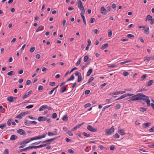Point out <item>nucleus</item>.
<instances>
[{"label":"nucleus","mask_w":154,"mask_h":154,"mask_svg":"<svg viewBox=\"0 0 154 154\" xmlns=\"http://www.w3.org/2000/svg\"><path fill=\"white\" fill-rule=\"evenodd\" d=\"M82 80V76L81 74L78 76V80L77 82H80Z\"/></svg>","instance_id":"c756f323"},{"label":"nucleus","mask_w":154,"mask_h":154,"mask_svg":"<svg viewBox=\"0 0 154 154\" xmlns=\"http://www.w3.org/2000/svg\"><path fill=\"white\" fill-rule=\"evenodd\" d=\"M56 134H55L54 133H53L52 132H49L48 133V135L49 136H53V135H56Z\"/></svg>","instance_id":"e433bc0d"},{"label":"nucleus","mask_w":154,"mask_h":154,"mask_svg":"<svg viewBox=\"0 0 154 154\" xmlns=\"http://www.w3.org/2000/svg\"><path fill=\"white\" fill-rule=\"evenodd\" d=\"M29 122L30 123V124H33L35 125L37 123V122L35 121H29Z\"/></svg>","instance_id":"49530a36"},{"label":"nucleus","mask_w":154,"mask_h":154,"mask_svg":"<svg viewBox=\"0 0 154 154\" xmlns=\"http://www.w3.org/2000/svg\"><path fill=\"white\" fill-rule=\"evenodd\" d=\"M68 151L69 152L72 154H73L74 153V151L71 149H69Z\"/></svg>","instance_id":"864d4df0"},{"label":"nucleus","mask_w":154,"mask_h":154,"mask_svg":"<svg viewBox=\"0 0 154 154\" xmlns=\"http://www.w3.org/2000/svg\"><path fill=\"white\" fill-rule=\"evenodd\" d=\"M87 128L89 131L93 132H96L97 131V128H94L92 126L90 125H88Z\"/></svg>","instance_id":"7ed1b4c3"},{"label":"nucleus","mask_w":154,"mask_h":154,"mask_svg":"<svg viewBox=\"0 0 154 154\" xmlns=\"http://www.w3.org/2000/svg\"><path fill=\"white\" fill-rule=\"evenodd\" d=\"M37 140V139H36V137H33L30 139L29 138V141L30 142L32 140Z\"/></svg>","instance_id":"338daca9"},{"label":"nucleus","mask_w":154,"mask_h":154,"mask_svg":"<svg viewBox=\"0 0 154 154\" xmlns=\"http://www.w3.org/2000/svg\"><path fill=\"white\" fill-rule=\"evenodd\" d=\"M144 33L148 35L149 33V27H147L146 28L144 31Z\"/></svg>","instance_id":"4be33fe9"},{"label":"nucleus","mask_w":154,"mask_h":154,"mask_svg":"<svg viewBox=\"0 0 154 154\" xmlns=\"http://www.w3.org/2000/svg\"><path fill=\"white\" fill-rule=\"evenodd\" d=\"M101 13L103 15H105L107 13V10L104 7H102L100 8Z\"/></svg>","instance_id":"423d86ee"},{"label":"nucleus","mask_w":154,"mask_h":154,"mask_svg":"<svg viewBox=\"0 0 154 154\" xmlns=\"http://www.w3.org/2000/svg\"><path fill=\"white\" fill-rule=\"evenodd\" d=\"M81 58H80L78 60V61H77V62L76 63V66H78V65H79L80 64V63L81 62Z\"/></svg>","instance_id":"a19ab883"},{"label":"nucleus","mask_w":154,"mask_h":154,"mask_svg":"<svg viewBox=\"0 0 154 154\" xmlns=\"http://www.w3.org/2000/svg\"><path fill=\"white\" fill-rule=\"evenodd\" d=\"M154 81L153 80H150L148 83L147 85H146V87L150 86L153 83Z\"/></svg>","instance_id":"dca6fc26"},{"label":"nucleus","mask_w":154,"mask_h":154,"mask_svg":"<svg viewBox=\"0 0 154 154\" xmlns=\"http://www.w3.org/2000/svg\"><path fill=\"white\" fill-rule=\"evenodd\" d=\"M7 99L8 101L9 102L11 103L14 102L12 96L8 97L7 98Z\"/></svg>","instance_id":"412c9836"},{"label":"nucleus","mask_w":154,"mask_h":154,"mask_svg":"<svg viewBox=\"0 0 154 154\" xmlns=\"http://www.w3.org/2000/svg\"><path fill=\"white\" fill-rule=\"evenodd\" d=\"M18 138V137L15 135H12L11 136L10 140H14Z\"/></svg>","instance_id":"4468645a"},{"label":"nucleus","mask_w":154,"mask_h":154,"mask_svg":"<svg viewBox=\"0 0 154 154\" xmlns=\"http://www.w3.org/2000/svg\"><path fill=\"white\" fill-rule=\"evenodd\" d=\"M33 106H34L33 105H29L28 106H26V107H25V108L26 109H30V108H32V107H33Z\"/></svg>","instance_id":"3c124183"},{"label":"nucleus","mask_w":154,"mask_h":154,"mask_svg":"<svg viewBox=\"0 0 154 154\" xmlns=\"http://www.w3.org/2000/svg\"><path fill=\"white\" fill-rule=\"evenodd\" d=\"M31 81L30 80H27L26 83V85H29L30 83H31Z\"/></svg>","instance_id":"0e129e2a"},{"label":"nucleus","mask_w":154,"mask_h":154,"mask_svg":"<svg viewBox=\"0 0 154 154\" xmlns=\"http://www.w3.org/2000/svg\"><path fill=\"white\" fill-rule=\"evenodd\" d=\"M35 50V47H32L30 49V52L31 53H32Z\"/></svg>","instance_id":"09e8293b"},{"label":"nucleus","mask_w":154,"mask_h":154,"mask_svg":"<svg viewBox=\"0 0 154 154\" xmlns=\"http://www.w3.org/2000/svg\"><path fill=\"white\" fill-rule=\"evenodd\" d=\"M13 120L12 119H9L7 122V124L8 126H10L11 125V122Z\"/></svg>","instance_id":"bb28decb"},{"label":"nucleus","mask_w":154,"mask_h":154,"mask_svg":"<svg viewBox=\"0 0 154 154\" xmlns=\"http://www.w3.org/2000/svg\"><path fill=\"white\" fill-rule=\"evenodd\" d=\"M81 74L80 72L77 71H76V72L75 73V75L76 76H79V75Z\"/></svg>","instance_id":"69168bd1"},{"label":"nucleus","mask_w":154,"mask_h":154,"mask_svg":"<svg viewBox=\"0 0 154 154\" xmlns=\"http://www.w3.org/2000/svg\"><path fill=\"white\" fill-rule=\"evenodd\" d=\"M111 105H107V106H105L104 107H103V109H102V111H104V110L106 109V108H108V107H109V106H110Z\"/></svg>","instance_id":"bf43d9fd"},{"label":"nucleus","mask_w":154,"mask_h":154,"mask_svg":"<svg viewBox=\"0 0 154 154\" xmlns=\"http://www.w3.org/2000/svg\"><path fill=\"white\" fill-rule=\"evenodd\" d=\"M91 106V104L90 103H88L85 104L84 106V107L86 108L88 107H90Z\"/></svg>","instance_id":"603ef678"},{"label":"nucleus","mask_w":154,"mask_h":154,"mask_svg":"<svg viewBox=\"0 0 154 154\" xmlns=\"http://www.w3.org/2000/svg\"><path fill=\"white\" fill-rule=\"evenodd\" d=\"M68 119V116L67 115H65L63 118L62 119L64 121H66Z\"/></svg>","instance_id":"c85d7f7f"},{"label":"nucleus","mask_w":154,"mask_h":154,"mask_svg":"<svg viewBox=\"0 0 154 154\" xmlns=\"http://www.w3.org/2000/svg\"><path fill=\"white\" fill-rule=\"evenodd\" d=\"M74 76L73 74H72L71 76L70 77V78L69 79H68L66 81L67 82H68L72 80H73L74 79Z\"/></svg>","instance_id":"b1692460"},{"label":"nucleus","mask_w":154,"mask_h":154,"mask_svg":"<svg viewBox=\"0 0 154 154\" xmlns=\"http://www.w3.org/2000/svg\"><path fill=\"white\" fill-rule=\"evenodd\" d=\"M9 150L8 149H6L4 152V154H8Z\"/></svg>","instance_id":"6e6d98bb"},{"label":"nucleus","mask_w":154,"mask_h":154,"mask_svg":"<svg viewBox=\"0 0 154 154\" xmlns=\"http://www.w3.org/2000/svg\"><path fill=\"white\" fill-rule=\"evenodd\" d=\"M130 99L128 100V101L129 102H131V101H135L137 100V99H136L137 98V97H136L135 95H134L133 96L129 98Z\"/></svg>","instance_id":"f8f14e48"},{"label":"nucleus","mask_w":154,"mask_h":154,"mask_svg":"<svg viewBox=\"0 0 154 154\" xmlns=\"http://www.w3.org/2000/svg\"><path fill=\"white\" fill-rule=\"evenodd\" d=\"M15 74V72L14 71H11L7 73V75L9 76L13 75Z\"/></svg>","instance_id":"393cba45"},{"label":"nucleus","mask_w":154,"mask_h":154,"mask_svg":"<svg viewBox=\"0 0 154 154\" xmlns=\"http://www.w3.org/2000/svg\"><path fill=\"white\" fill-rule=\"evenodd\" d=\"M127 36L128 38H129L134 37V35H132L131 34H128L127 35Z\"/></svg>","instance_id":"e2e57ef3"},{"label":"nucleus","mask_w":154,"mask_h":154,"mask_svg":"<svg viewBox=\"0 0 154 154\" xmlns=\"http://www.w3.org/2000/svg\"><path fill=\"white\" fill-rule=\"evenodd\" d=\"M83 135L87 137H89L90 136V134H88L85 132L83 133Z\"/></svg>","instance_id":"a18cd8bd"},{"label":"nucleus","mask_w":154,"mask_h":154,"mask_svg":"<svg viewBox=\"0 0 154 154\" xmlns=\"http://www.w3.org/2000/svg\"><path fill=\"white\" fill-rule=\"evenodd\" d=\"M47 119V118L45 116H40L38 119V120L40 122H44Z\"/></svg>","instance_id":"6e6552de"},{"label":"nucleus","mask_w":154,"mask_h":154,"mask_svg":"<svg viewBox=\"0 0 154 154\" xmlns=\"http://www.w3.org/2000/svg\"><path fill=\"white\" fill-rule=\"evenodd\" d=\"M112 31L111 30H109V31L108 36L109 37H110L112 36Z\"/></svg>","instance_id":"79ce46f5"},{"label":"nucleus","mask_w":154,"mask_h":154,"mask_svg":"<svg viewBox=\"0 0 154 154\" xmlns=\"http://www.w3.org/2000/svg\"><path fill=\"white\" fill-rule=\"evenodd\" d=\"M43 87L42 86L40 85L39 86L38 89V90L40 91L43 90Z\"/></svg>","instance_id":"052dcab7"},{"label":"nucleus","mask_w":154,"mask_h":154,"mask_svg":"<svg viewBox=\"0 0 154 154\" xmlns=\"http://www.w3.org/2000/svg\"><path fill=\"white\" fill-rule=\"evenodd\" d=\"M108 46V44L107 43H105L103 45H102L101 47V48L103 49L105 48L106 47Z\"/></svg>","instance_id":"473e14b6"},{"label":"nucleus","mask_w":154,"mask_h":154,"mask_svg":"<svg viewBox=\"0 0 154 154\" xmlns=\"http://www.w3.org/2000/svg\"><path fill=\"white\" fill-rule=\"evenodd\" d=\"M135 96L137 97L136 99H137V100H142L146 103L148 106H150V101L149 97L147 96L144 95L142 93H138L136 94Z\"/></svg>","instance_id":"f257e3e1"},{"label":"nucleus","mask_w":154,"mask_h":154,"mask_svg":"<svg viewBox=\"0 0 154 154\" xmlns=\"http://www.w3.org/2000/svg\"><path fill=\"white\" fill-rule=\"evenodd\" d=\"M60 137V136H59L58 137H54V138H51V139H49L45 141H44L42 142V143H47L46 144H49L51 142L55 140L57 138H58V137Z\"/></svg>","instance_id":"f03ea898"},{"label":"nucleus","mask_w":154,"mask_h":154,"mask_svg":"<svg viewBox=\"0 0 154 154\" xmlns=\"http://www.w3.org/2000/svg\"><path fill=\"white\" fill-rule=\"evenodd\" d=\"M152 56L151 57H146V60H147V61H149L150 60H152Z\"/></svg>","instance_id":"680f3d73"},{"label":"nucleus","mask_w":154,"mask_h":154,"mask_svg":"<svg viewBox=\"0 0 154 154\" xmlns=\"http://www.w3.org/2000/svg\"><path fill=\"white\" fill-rule=\"evenodd\" d=\"M149 131L150 132H153L154 131V126H153L149 130Z\"/></svg>","instance_id":"774afa93"},{"label":"nucleus","mask_w":154,"mask_h":154,"mask_svg":"<svg viewBox=\"0 0 154 154\" xmlns=\"http://www.w3.org/2000/svg\"><path fill=\"white\" fill-rule=\"evenodd\" d=\"M131 62V61L130 60H127V61H124V62H121L120 63V64L122 65L123 64L126 63H129V62Z\"/></svg>","instance_id":"4c0bfd02"},{"label":"nucleus","mask_w":154,"mask_h":154,"mask_svg":"<svg viewBox=\"0 0 154 154\" xmlns=\"http://www.w3.org/2000/svg\"><path fill=\"white\" fill-rule=\"evenodd\" d=\"M89 59V57H88L87 56V55H86L84 57V61L85 62H86L88 60V59Z\"/></svg>","instance_id":"c9c22d12"},{"label":"nucleus","mask_w":154,"mask_h":154,"mask_svg":"<svg viewBox=\"0 0 154 154\" xmlns=\"http://www.w3.org/2000/svg\"><path fill=\"white\" fill-rule=\"evenodd\" d=\"M113 137L114 138H119L120 136L117 133H116L113 136Z\"/></svg>","instance_id":"ea45409f"},{"label":"nucleus","mask_w":154,"mask_h":154,"mask_svg":"<svg viewBox=\"0 0 154 154\" xmlns=\"http://www.w3.org/2000/svg\"><path fill=\"white\" fill-rule=\"evenodd\" d=\"M126 97V96L125 95V94H124L122 95L121 97H119L118 99L116 100H120L122 99L125 97Z\"/></svg>","instance_id":"f704fd0d"},{"label":"nucleus","mask_w":154,"mask_h":154,"mask_svg":"<svg viewBox=\"0 0 154 154\" xmlns=\"http://www.w3.org/2000/svg\"><path fill=\"white\" fill-rule=\"evenodd\" d=\"M114 131V128H113V126L109 129V130H106V133L108 135H111Z\"/></svg>","instance_id":"20e7f679"},{"label":"nucleus","mask_w":154,"mask_h":154,"mask_svg":"<svg viewBox=\"0 0 154 154\" xmlns=\"http://www.w3.org/2000/svg\"><path fill=\"white\" fill-rule=\"evenodd\" d=\"M118 132L121 135H124L125 134L124 129H121L120 127H119Z\"/></svg>","instance_id":"1a4fd4ad"},{"label":"nucleus","mask_w":154,"mask_h":154,"mask_svg":"<svg viewBox=\"0 0 154 154\" xmlns=\"http://www.w3.org/2000/svg\"><path fill=\"white\" fill-rule=\"evenodd\" d=\"M94 77H91L88 80V82L87 83H89L90 82H91L94 79Z\"/></svg>","instance_id":"c03bdc74"},{"label":"nucleus","mask_w":154,"mask_h":154,"mask_svg":"<svg viewBox=\"0 0 154 154\" xmlns=\"http://www.w3.org/2000/svg\"><path fill=\"white\" fill-rule=\"evenodd\" d=\"M44 26H42V25H41L38 29H37L36 31V32H38L39 31L42 30L44 29Z\"/></svg>","instance_id":"f3484780"},{"label":"nucleus","mask_w":154,"mask_h":154,"mask_svg":"<svg viewBox=\"0 0 154 154\" xmlns=\"http://www.w3.org/2000/svg\"><path fill=\"white\" fill-rule=\"evenodd\" d=\"M125 91H116L114 92V95H118L119 94H122L124 93H125Z\"/></svg>","instance_id":"aec40b11"},{"label":"nucleus","mask_w":154,"mask_h":154,"mask_svg":"<svg viewBox=\"0 0 154 154\" xmlns=\"http://www.w3.org/2000/svg\"><path fill=\"white\" fill-rule=\"evenodd\" d=\"M32 93V91L31 90L30 91L27 93H26L25 95L23 96V98L24 99L25 98L29 96Z\"/></svg>","instance_id":"9b49d317"},{"label":"nucleus","mask_w":154,"mask_h":154,"mask_svg":"<svg viewBox=\"0 0 154 154\" xmlns=\"http://www.w3.org/2000/svg\"><path fill=\"white\" fill-rule=\"evenodd\" d=\"M152 19V17L149 15H148L146 17L145 21H147V20H151Z\"/></svg>","instance_id":"5701e85b"},{"label":"nucleus","mask_w":154,"mask_h":154,"mask_svg":"<svg viewBox=\"0 0 154 154\" xmlns=\"http://www.w3.org/2000/svg\"><path fill=\"white\" fill-rule=\"evenodd\" d=\"M29 142H30V141L29 140V139H26L25 140H23V141L21 142L20 143V145L26 144V143H29Z\"/></svg>","instance_id":"9d476101"},{"label":"nucleus","mask_w":154,"mask_h":154,"mask_svg":"<svg viewBox=\"0 0 154 154\" xmlns=\"http://www.w3.org/2000/svg\"><path fill=\"white\" fill-rule=\"evenodd\" d=\"M150 123L146 122L143 124V127L144 128H146L150 126Z\"/></svg>","instance_id":"6ab92c4d"},{"label":"nucleus","mask_w":154,"mask_h":154,"mask_svg":"<svg viewBox=\"0 0 154 154\" xmlns=\"http://www.w3.org/2000/svg\"><path fill=\"white\" fill-rule=\"evenodd\" d=\"M28 120H25V122H24V124L26 125L27 126H28L30 125V123L29 122H28Z\"/></svg>","instance_id":"58836bf2"},{"label":"nucleus","mask_w":154,"mask_h":154,"mask_svg":"<svg viewBox=\"0 0 154 154\" xmlns=\"http://www.w3.org/2000/svg\"><path fill=\"white\" fill-rule=\"evenodd\" d=\"M42 142H43L42 141H39V142H36L33 143H32V144L35 145H38V144H39L40 143H42Z\"/></svg>","instance_id":"4d7b16f0"},{"label":"nucleus","mask_w":154,"mask_h":154,"mask_svg":"<svg viewBox=\"0 0 154 154\" xmlns=\"http://www.w3.org/2000/svg\"><path fill=\"white\" fill-rule=\"evenodd\" d=\"M52 117L53 119H55L57 117V114L56 113H53L52 115Z\"/></svg>","instance_id":"8fccbe9b"},{"label":"nucleus","mask_w":154,"mask_h":154,"mask_svg":"<svg viewBox=\"0 0 154 154\" xmlns=\"http://www.w3.org/2000/svg\"><path fill=\"white\" fill-rule=\"evenodd\" d=\"M93 72V69H90L87 73L86 76H89Z\"/></svg>","instance_id":"a211bd4d"},{"label":"nucleus","mask_w":154,"mask_h":154,"mask_svg":"<svg viewBox=\"0 0 154 154\" xmlns=\"http://www.w3.org/2000/svg\"><path fill=\"white\" fill-rule=\"evenodd\" d=\"M56 84L55 82H50L49 83V85L50 86H54Z\"/></svg>","instance_id":"37998d69"},{"label":"nucleus","mask_w":154,"mask_h":154,"mask_svg":"<svg viewBox=\"0 0 154 154\" xmlns=\"http://www.w3.org/2000/svg\"><path fill=\"white\" fill-rule=\"evenodd\" d=\"M95 19L94 18H91L90 20V23H92L95 21Z\"/></svg>","instance_id":"5fc2aeb1"},{"label":"nucleus","mask_w":154,"mask_h":154,"mask_svg":"<svg viewBox=\"0 0 154 154\" xmlns=\"http://www.w3.org/2000/svg\"><path fill=\"white\" fill-rule=\"evenodd\" d=\"M147 77V75L146 74H144L141 77V80L142 81H143Z\"/></svg>","instance_id":"2f4dec72"},{"label":"nucleus","mask_w":154,"mask_h":154,"mask_svg":"<svg viewBox=\"0 0 154 154\" xmlns=\"http://www.w3.org/2000/svg\"><path fill=\"white\" fill-rule=\"evenodd\" d=\"M6 126V123H4L3 124L0 125V128L1 129H3Z\"/></svg>","instance_id":"cd10ccee"},{"label":"nucleus","mask_w":154,"mask_h":154,"mask_svg":"<svg viewBox=\"0 0 154 154\" xmlns=\"http://www.w3.org/2000/svg\"><path fill=\"white\" fill-rule=\"evenodd\" d=\"M121 106V105L119 103H117L115 106V109L117 110L119 109Z\"/></svg>","instance_id":"a878e982"},{"label":"nucleus","mask_w":154,"mask_h":154,"mask_svg":"<svg viewBox=\"0 0 154 154\" xmlns=\"http://www.w3.org/2000/svg\"><path fill=\"white\" fill-rule=\"evenodd\" d=\"M69 136H72L73 135V134L72 133V132L70 131H68L66 133Z\"/></svg>","instance_id":"de8ad7c7"},{"label":"nucleus","mask_w":154,"mask_h":154,"mask_svg":"<svg viewBox=\"0 0 154 154\" xmlns=\"http://www.w3.org/2000/svg\"><path fill=\"white\" fill-rule=\"evenodd\" d=\"M129 75V73L126 71H124L123 72V75L125 76H126Z\"/></svg>","instance_id":"13d9d810"},{"label":"nucleus","mask_w":154,"mask_h":154,"mask_svg":"<svg viewBox=\"0 0 154 154\" xmlns=\"http://www.w3.org/2000/svg\"><path fill=\"white\" fill-rule=\"evenodd\" d=\"M47 108V105H44L41 106L39 109V111H41L43 110L46 109Z\"/></svg>","instance_id":"2eb2a0df"},{"label":"nucleus","mask_w":154,"mask_h":154,"mask_svg":"<svg viewBox=\"0 0 154 154\" xmlns=\"http://www.w3.org/2000/svg\"><path fill=\"white\" fill-rule=\"evenodd\" d=\"M17 132L20 135L23 136H25L26 135V134L25 132L22 129H19L17 131Z\"/></svg>","instance_id":"39448f33"},{"label":"nucleus","mask_w":154,"mask_h":154,"mask_svg":"<svg viewBox=\"0 0 154 154\" xmlns=\"http://www.w3.org/2000/svg\"><path fill=\"white\" fill-rule=\"evenodd\" d=\"M80 10L81 11V15H84V14H85V12L84 8L80 9Z\"/></svg>","instance_id":"72a5a7b5"},{"label":"nucleus","mask_w":154,"mask_h":154,"mask_svg":"<svg viewBox=\"0 0 154 154\" xmlns=\"http://www.w3.org/2000/svg\"><path fill=\"white\" fill-rule=\"evenodd\" d=\"M67 86V85H66V86L65 85H64L63 87H62L60 90V92L61 93H63L64 92L66 91V88Z\"/></svg>","instance_id":"ddd939ff"},{"label":"nucleus","mask_w":154,"mask_h":154,"mask_svg":"<svg viewBox=\"0 0 154 154\" xmlns=\"http://www.w3.org/2000/svg\"><path fill=\"white\" fill-rule=\"evenodd\" d=\"M78 7L80 9L84 8L82 2L80 0L78 1Z\"/></svg>","instance_id":"0eeeda50"},{"label":"nucleus","mask_w":154,"mask_h":154,"mask_svg":"<svg viewBox=\"0 0 154 154\" xmlns=\"http://www.w3.org/2000/svg\"><path fill=\"white\" fill-rule=\"evenodd\" d=\"M147 109L146 108H145L143 107H140V111L143 112L145 111H146Z\"/></svg>","instance_id":"7c9ffc66"}]
</instances>
